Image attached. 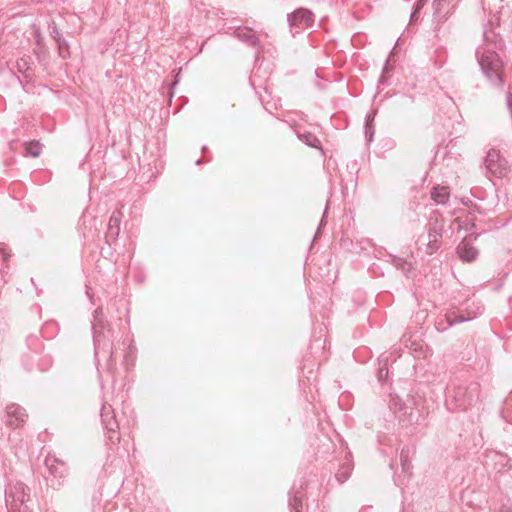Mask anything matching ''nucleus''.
<instances>
[{
	"mask_svg": "<svg viewBox=\"0 0 512 512\" xmlns=\"http://www.w3.org/2000/svg\"><path fill=\"white\" fill-rule=\"evenodd\" d=\"M92 330L95 361L97 365L100 360L106 361V369L111 374L113 382H115L116 362L113 349V331L104 320L101 308H97L94 312Z\"/></svg>",
	"mask_w": 512,
	"mask_h": 512,
	"instance_id": "f257e3e1",
	"label": "nucleus"
},
{
	"mask_svg": "<svg viewBox=\"0 0 512 512\" xmlns=\"http://www.w3.org/2000/svg\"><path fill=\"white\" fill-rule=\"evenodd\" d=\"M490 44L479 47L476 50V57L483 74L495 86H502L503 62Z\"/></svg>",
	"mask_w": 512,
	"mask_h": 512,
	"instance_id": "f03ea898",
	"label": "nucleus"
},
{
	"mask_svg": "<svg viewBox=\"0 0 512 512\" xmlns=\"http://www.w3.org/2000/svg\"><path fill=\"white\" fill-rule=\"evenodd\" d=\"M476 392V385L467 386L453 381L446 388L445 404L451 411L466 410L472 404Z\"/></svg>",
	"mask_w": 512,
	"mask_h": 512,
	"instance_id": "7ed1b4c3",
	"label": "nucleus"
},
{
	"mask_svg": "<svg viewBox=\"0 0 512 512\" xmlns=\"http://www.w3.org/2000/svg\"><path fill=\"white\" fill-rule=\"evenodd\" d=\"M30 488L21 481H10L5 488L8 512H29Z\"/></svg>",
	"mask_w": 512,
	"mask_h": 512,
	"instance_id": "20e7f679",
	"label": "nucleus"
},
{
	"mask_svg": "<svg viewBox=\"0 0 512 512\" xmlns=\"http://www.w3.org/2000/svg\"><path fill=\"white\" fill-rule=\"evenodd\" d=\"M44 463L48 470L46 479L49 486L53 489H59L65 484L69 475L66 463L52 454L46 456Z\"/></svg>",
	"mask_w": 512,
	"mask_h": 512,
	"instance_id": "39448f33",
	"label": "nucleus"
},
{
	"mask_svg": "<svg viewBox=\"0 0 512 512\" xmlns=\"http://www.w3.org/2000/svg\"><path fill=\"white\" fill-rule=\"evenodd\" d=\"M450 307L454 310L460 323L471 321L484 312L482 303L472 298L466 299L459 305H451Z\"/></svg>",
	"mask_w": 512,
	"mask_h": 512,
	"instance_id": "423d86ee",
	"label": "nucleus"
},
{
	"mask_svg": "<svg viewBox=\"0 0 512 512\" xmlns=\"http://www.w3.org/2000/svg\"><path fill=\"white\" fill-rule=\"evenodd\" d=\"M484 163L487 171L497 178L504 177L509 170L507 160L496 149L488 151Z\"/></svg>",
	"mask_w": 512,
	"mask_h": 512,
	"instance_id": "0eeeda50",
	"label": "nucleus"
},
{
	"mask_svg": "<svg viewBox=\"0 0 512 512\" xmlns=\"http://www.w3.org/2000/svg\"><path fill=\"white\" fill-rule=\"evenodd\" d=\"M101 420L104 426V429L107 432V437L109 441L112 443L118 442L120 440L119 436V424L115 418L114 409L109 404H103L101 408Z\"/></svg>",
	"mask_w": 512,
	"mask_h": 512,
	"instance_id": "6e6552de",
	"label": "nucleus"
},
{
	"mask_svg": "<svg viewBox=\"0 0 512 512\" xmlns=\"http://www.w3.org/2000/svg\"><path fill=\"white\" fill-rule=\"evenodd\" d=\"M511 459L507 454L498 451H488L485 454L484 464L487 469H491L496 474L511 470Z\"/></svg>",
	"mask_w": 512,
	"mask_h": 512,
	"instance_id": "1a4fd4ad",
	"label": "nucleus"
},
{
	"mask_svg": "<svg viewBox=\"0 0 512 512\" xmlns=\"http://www.w3.org/2000/svg\"><path fill=\"white\" fill-rule=\"evenodd\" d=\"M287 21L291 28L304 29L312 27L315 22L314 13L306 8H298L287 14Z\"/></svg>",
	"mask_w": 512,
	"mask_h": 512,
	"instance_id": "9d476101",
	"label": "nucleus"
},
{
	"mask_svg": "<svg viewBox=\"0 0 512 512\" xmlns=\"http://www.w3.org/2000/svg\"><path fill=\"white\" fill-rule=\"evenodd\" d=\"M477 235L470 234L465 237L457 246L456 253L460 260L467 263L476 261L479 255L478 249L473 245Z\"/></svg>",
	"mask_w": 512,
	"mask_h": 512,
	"instance_id": "9b49d317",
	"label": "nucleus"
},
{
	"mask_svg": "<svg viewBox=\"0 0 512 512\" xmlns=\"http://www.w3.org/2000/svg\"><path fill=\"white\" fill-rule=\"evenodd\" d=\"M7 424L12 428L21 427L28 417L26 410L18 404H10L6 408Z\"/></svg>",
	"mask_w": 512,
	"mask_h": 512,
	"instance_id": "f8f14e48",
	"label": "nucleus"
},
{
	"mask_svg": "<svg viewBox=\"0 0 512 512\" xmlns=\"http://www.w3.org/2000/svg\"><path fill=\"white\" fill-rule=\"evenodd\" d=\"M456 324H460V322L451 307L441 312L435 319V328L438 332H445Z\"/></svg>",
	"mask_w": 512,
	"mask_h": 512,
	"instance_id": "ddd939ff",
	"label": "nucleus"
},
{
	"mask_svg": "<svg viewBox=\"0 0 512 512\" xmlns=\"http://www.w3.org/2000/svg\"><path fill=\"white\" fill-rule=\"evenodd\" d=\"M234 37H236L241 42L256 47L258 51L261 50V43L259 37L256 33L249 27H238L233 32Z\"/></svg>",
	"mask_w": 512,
	"mask_h": 512,
	"instance_id": "4468645a",
	"label": "nucleus"
},
{
	"mask_svg": "<svg viewBox=\"0 0 512 512\" xmlns=\"http://www.w3.org/2000/svg\"><path fill=\"white\" fill-rule=\"evenodd\" d=\"M431 199L438 205H446L450 200V189L447 186L435 185L430 191Z\"/></svg>",
	"mask_w": 512,
	"mask_h": 512,
	"instance_id": "2eb2a0df",
	"label": "nucleus"
},
{
	"mask_svg": "<svg viewBox=\"0 0 512 512\" xmlns=\"http://www.w3.org/2000/svg\"><path fill=\"white\" fill-rule=\"evenodd\" d=\"M122 220V213L119 209L113 211L108 222L107 237L116 239L120 233V224Z\"/></svg>",
	"mask_w": 512,
	"mask_h": 512,
	"instance_id": "dca6fc26",
	"label": "nucleus"
},
{
	"mask_svg": "<svg viewBox=\"0 0 512 512\" xmlns=\"http://www.w3.org/2000/svg\"><path fill=\"white\" fill-rule=\"evenodd\" d=\"M33 60L30 56H23L16 61L15 68L26 80L31 79V67Z\"/></svg>",
	"mask_w": 512,
	"mask_h": 512,
	"instance_id": "f3484780",
	"label": "nucleus"
},
{
	"mask_svg": "<svg viewBox=\"0 0 512 512\" xmlns=\"http://www.w3.org/2000/svg\"><path fill=\"white\" fill-rule=\"evenodd\" d=\"M297 137L307 146L322 150L321 141L318 137L309 131H297Z\"/></svg>",
	"mask_w": 512,
	"mask_h": 512,
	"instance_id": "a211bd4d",
	"label": "nucleus"
},
{
	"mask_svg": "<svg viewBox=\"0 0 512 512\" xmlns=\"http://www.w3.org/2000/svg\"><path fill=\"white\" fill-rule=\"evenodd\" d=\"M448 6L449 3L446 0H434L433 1V9H434V17L439 21H443L447 19L448 14Z\"/></svg>",
	"mask_w": 512,
	"mask_h": 512,
	"instance_id": "6ab92c4d",
	"label": "nucleus"
},
{
	"mask_svg": "<svg viewBox=\"0 0 512 512\" xmlns=\"http://www.w3.org/2000/svg\"><path fill=\"white\" fill-rule=\"evenodd\" d=\"M303 496L304 494L301 491H295L289 496V508L290 512H301L303 507Z\"/></svg>",
	"mask_w": 512,
	"mask_h": 512,
	"instance_id": "aec40b11",
	"label": "nucleus"
},
{
	"mask_svg": "<svg viewBox=\"0 0 512 512\" xmlns=\"http://www.w3.org/2000/svg\"><path fill=\"white\" fill-rule=\"evenodd\" d=\"M123 346L126 347V351L123 355L124 363L128 368L129 365H133L136 353V347L132 344L129 339H124L122 342Z\"/></svg>",
	"mask_w": 512,
	"mask_h": 512,
	"instance_id": "412c9836",
	"label": "nucleus"
},
{
	"mask_svg": "<svg viewBox=\"0 0 512 512\" xmlns=\"http://www.w3.org/2000/svg\"><path fill=\"white\" fill-rule=\"evenodd\" d=\"M412 453L413 450L410 447H404L400 452V464L403 472L407 474H411L412 465L410 462V456Z\"/></svg>",
	"mask_w": 512,
	"mask_h": 512,
	"instance_id": "4be33fe9",
	"label": "nucleus"
},
{
	"mask_svg": "<svg viewBox=\"0 0 512 512\" xmlns=\"http://www.w3.org/2000/svg\"><path fill=\"white\" fill-rule=\"evenodd\" d=\"M42 153V144L39 141L33 140L25 143V154L33 158H37Z\"/></svg>",
	"mask_w": 512,
	"mask_h": 512,
	"instance_id": "5701e85b",
	"label": "nucleus"
},
{
	"mask_svg": "<svg viewBox=\"0 0 512 512\" xmlns=\"http://www.w3.org/2000/svg\"><path fill=\"white\" fill-rule=\"evenodd\" d=\"M352 470V462L346 461L345 463H343V465L339 468L338 472L336 473V479L340 483H344L350 477Z\"/></svg>",
	"mask_w": 512,
	"mask_h": 512,
	"instance_id": "b1692460",
	"label": "nucleus"
},
{
	"mask_svg": "<svg viewBox=\"0 0 512 512\" xmlns=\"http://www.w3.org/2000/svg\"><path fill=\"white\" fill-rule=\"evenodd\" d=\"M428 241L436 240L441 241L442 238V227L435 225H430L427 235Z\"/></svg>",
	"mask_w": 512,
	"mask_h": 512,
	"instance_id": "393cba45",
	"label": "nucleus"
},
{
	"mask_svg": "<svg viewBox=\"0 0 512 512\" xmlns=\"http://www.w3.org/2000/svg\"><path fill=\"white\" fill-rule=\"evenodd\" d=\"M389 408L394 412H400L404 408L403 401L398 396H391L389 401Z\"/></svg>",
	"mask_w": 512,
	"mask_h": 512,
	"instance_id": "a878e982",
	"label": "nucleus"
},
{
	"mask_svg": "<svg viewBox=\"0 0 512 512\" xmlns=\"http://www.w3.org/2000/svg\"><path fill=\"white\" fill-rule=\"evenodd\" d=\"M58 50H59V56L63 59H66L69 56V45L68 42L61 38L59 41H57Z\"/></svg>",
	"mask_w": 512,
	"mask_h": 512,
	"instance_id": "bb28decb",
	"label": "nucleus"
},
{
	"mask_svg": "<svg viewBox=\"0 0 512 512\" xmlns=\"http://www.w3.org/2000/svg\"><path fill=\"white\" fill-rule=\"evenodd\" d=\"M440 244H441V241H436L435 239L432 241H428L426 244L425 253L428 255H432L439 249Z\"/></svg>",
	"mask_w": 512,
	"mask_h": 512,
	"instance_id": "cd10ccee",
	"label": "nucleus"
},
{
	"mask_svg": "<svg viewBox=\"0 0 512 512\" xmlns=\"http://www.w3.org/2000/svg\"><path fill=\"white\" fill-rule=\"evenodd\" d=\"M49 33L51 37L55 39L56 42L63 38L60 31L54 23L52 25H49Z\"/></svg>",
	"mask_w": 512,
	"mask_h": 512,
	"instance_id": "c85d7f7f",
	"label": "nucleus"
},
{
	"mask_svg": "<svg viewBox=\"0 0 512 512\" xmlns=\"http://www.w3.org/2000/svg\"><path fill=\"white\" fill-rule=\"evenodd\" d=\"M374 121V115L368 114L365 118V134H368V129H370V125H372Z\"/></svg>",
	"mask_w": 512,
	"mask_h": 512,
	"instance_id": "c756f323",
	"label": "nucleus"
},
{
	"mask_svg": "<svg viewBox=\"0 0 512 512\" xmlns=\"http://www.w3.org/2000/svg\"><path fill=\"white\" fill-rule=\"evenodd\" d=\"M388 376V369L381 367L378 372V377L380 380L386 379Z\"/></svg>",
	"mask_w": 512,
	"mask_h": 512,
	"instance_id": "7c9ffc66",
	"label": "nucleus"
},
{
	"mask_svg": "<svg viewBox=\"0 0 512 512\" xmlns=\"http://www.w3.org/2000/svg\"><path fill=\"white\" fill-rule=\"evenodd\" d=\"M425 4L426 0H417V2L414 5V10H416V12H420V10L424 7Z\"/></svg>",
	"mask_w": 512,
	"mask_h": 512,
	"instance_id": "2f4dec72",
	"label": "nucleus"
},
{
	"mask_svg": "<svg viewBox=\"0 0 512 512\" xmlns=\"http://www.w3.org/2000/svg\"><path fill=\"white\" fill-rule=\"evenodd\" d=\"M368 130H369V131H368V134H366V137H367V140H368L369 142H371V141H372V139H373V134H374L373 125H370V129H368Z\"/></svg>",
	"mask_w": 512,
	"mask_h": 512,
	"instance_id": "473e14b6",
	"label": "nucleus"
},
{
	"mask_svg": "<svg viewBox=\"0 0 512 512\" xmlns=\"http://www.w3.org/2000/svg\"><path fill=\"white\" fill-rule=\"evenodd\" d=\"M499 512H512V506L508 504H503Z\"/></svg>",
	"mask_w": 512,
	"mask_h": 512,
	"instance_id": "72a5a7b5",
	"label": "nucleus"
},
{
	"mask_svg": "<svg viewBox=\"0 0 512 512\" xmlns=\"http://www.w3.org/2000/svg\"><path fill=\"white\" fill-rule=\"evenodd\" d=\"M418 14H419V12H416V10H413L411 15H410V19L411 20L417 19L418 18Z\"/></svg>",
	"mask_w": 512,
	"mask_h": 512,
	"instance_id": "f704fd0d",
	"label": "nucleus"
},
{
	"mask_svg": "<svg viewBox=\"0 0 512 512\" xmlns=\"http://www.w3.org/2000/svg\"><path fill=\"white\" fill-rule=\"evenodd\" d=\"M405 415H406V412L402 416H399L400 422H405V418H404Z\"/></svg>",
	"mask_w": 512,
	"mask_h": 512,
	"instance_id": "c9c22d12",
	"label": "nucleus"
},
{
	"mask_svg": "<svg viewBox=\"0 0 512 512\" xmlns=\"http://www.w3.org/2000/svg\"><path fill=\"white\" fill-rule=\"evenodd\" d=\"M5 244H0V252H4Z\"/></svg>",
	"mask_w": 512,
	"mask_h": 512,
	"instance_id": "e433bc0d",
	"label": "nucleus"
},
{
	"mask_svg": "<svg viewBox=\"0 0 512 512\" xmlns=\"http://www.w3.org/2000/svg\"><path fill=\"white\" fill-rule=\"evenodd\" d=\"M202 163V161L199 159L196 161V165H200Z\"/></svg>",
	"mask_w": 512,
	"mask_h": 512,
	"instance_id": "4c0bfd02",
	"label": "nucleus"
},
{
	"mask_svg": "<svg viewBox=\"0 0 512 512\" xmlns=\"http://www.w3.org/2000/svg\"><path fill=\"white\" fill-rule=\"evenodd\" d=\"M388 70L387 64L384 66V72Z\"/></svg>",
	"mask_w": 512,
	"mask_h": 512,
	"instance_id": "58836bf2",
	"label": "nucleus"
},
{
	"mask_svg": "<svg viewBox=\"0 0 512 512\" xmlns=\"http://www.w3.org/2000/svg\"><path fill=\"white\" fill-rule=\"evenodd\" d=\"M207 150V147L206 146H203L202 147V151H206Z\"/></svg>",
	"mask_w": 512,
	"mask_h": 512,
	"instance_id": "ea45409f",
	"label": "nucleus"
}]
</instances>
